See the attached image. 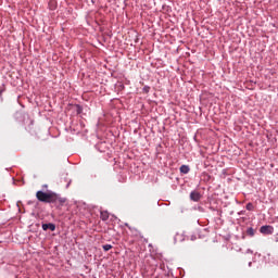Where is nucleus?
<instances>
[{
    "label": "nucleus",
    "mask_w": 278,
    "mask_h": 278,
    "mask_svg": "<svg viewBox=\"0 0 278 278\" xmlns=\"http://www.w3.org/2000/svg\"><path fill=\"white\" fill-rule=\"evenodd\" d=\"M102 249H103V251L108 252V251L112 250V244H104V245H102Z\"/></svg>",
    "instance_id": "nucleus-12"
},
{
    "label": "nucleus",
    "mask_w": 278,
    "mask_h": 278,
    "mask_svg": "<svg viewBox=\"0 0 278 278\" xmlns=\"http://www.w3.org/2000/svg\"><path fill=\"white\" fill-rule=\"evenodd\" d=\"M199 212H205V210L202 206L198 207Z\"/></svg>",
    "instance_id": "nucleus-15"
},
{
    "label": "nucleus",
    "mask_w": 278,
    "mask_h": 278,
    "mask_svg": "<svg viewBox=\"0 0 278 278\" xmlns=\"http://www.w3.org/2000/svg\"><path fill=\"white\" fill-rule=\"evenodd\" d=\"M248 266L251 268L253 266V262H249Z\"/></svg>",
    "instance_id": "nucleus-18"
},
{
    "label": "nucleus",
    "mask_w": 278,
    "mask_h": 278,
    "mask_svg": "<svg viewBox=\"0 0 278 278\" xmlns=\"http://www.w3.org/2000/svg\"><path fill=\"white\" fill-rule=\"evenodd\" d=\"M190 240H191L192 242H194V240H197V235H192L191 238H190Z\"/></svg>",
    "instance_id": "nucleus-13"
},
{
    "label": "nucleus",
    "mask_w": 278,
    "mask_h": 278,
    "mask_svg": "<svg viewBox=\"0 0 278 278\" xmlns=\"http://www.w3.org/2000/svg\"><path fill=\"white\" fill-rule=\"evenodd\" d=\"M31 203H33V202H31V201H29V202H28V205H31Z\"/></svg>",
    "instance_id": "nucleus-22"
},
{
    "label": "nucleus",
    "mask_w": 278,
    "mask_h": 278,
    "mask_svg": "<svg viewBox=\"0 0 278 278\" xmlns=\"http://www.w3.org/2000/svg\"><path fill=\"white\" fill-rule=\"evenodd\" d=\"M101 218L102 220H108V218H110V215L108 214V212H101Z\"/></svg>",
    "instance_id": "nucleus-9"
},
{
    "label": "nucleus",
    "mask_w": 278,
    "mask_h": 278,
    "mask_svg": "<svg viewBox=\"0 0 278 278\" xmlns=\"http://www.w3.org/2000/svg\"><path fill=\"white\" fill-rule=\"evenodd\" d=\"M150 91H151V87L150 86H144L142 88V92H144V94H149Z\"/></svg>",
    "instance_id": "nucleus-10"
},
{
    "label": "nucleus",
    "mask_w": 278,
    "mask_h": 278,
    "mask_svg": "<svg viewBox=\"0 0 278 278\" xmlns=\"http://www.w3.org/2000/svg\"><path fill=\"white\" fill-rule=\"evenodd\" d=\"M180 173L182 175H188V173H190V166L188 165H181L180 168H179Z\"/></svg>",
    "instance_id": "nucleus-5"
},
{
    "label": "nucleus",
    "mask_w": 278,
    "mask_h": 278,
    "mask_svg": "<svg viewBox=\"0 0 278 278\" xmlns=\"http://www.w3.org/2000/svg\"><path fill=\"white\" fill-rule=\"evenodd\" d=\"M125 226L128 227V229H130V231H132L134 228H131V227L129 226V224H125Z\"/></svg>",
    "instance_id": "nucleus-16"
},
{
    "label": "nucleus",
    "mask_w": 278,
    "mask_h": 278,
    "mask_svg": "<svg viewBox=\"0 0 278 278\" xmlns=\"http://www.w3.org/2000/svg\"><path fill=\"white\" fill-rule=\"evenodd\" d=\"M36 199L40 201V203H49L53 205L56 210H61L64 207V203H66V198H62L60 193H55L54 191H42L39 190L36 192Z\"/></svg>",
    "instance_id": "nucleus-1"
},
{
    "label": "nucleus",
    "mask_w": 278,
    "mask_h": 278,
    "mask_svg": "<svg viewBox=\"0 0 278 278\" xmlns=\"http://www.w3.org/2000/svg\"><path fill=\"white\" fill-rule=\"evenodd\" d=\"M41 228L43 231H55V224L53 223L41 224Z\"/></svg>",
    "instance_id": "nucleus-3"
},
{
    "label": "nucleus",
    "mask_w": 278,
    "mask_h": 278,
    "mask_svg": "<svg viewBox=\"0 0 278 278\" xmlns=\"http://www.w3.org/2000/svg\"><path fill=\"white\" fill-rule=\"evenodd\" d=\"M3 92H5V85H0V99L3 101Z\"/></svg>",
    "instance_id": "nucleus-7"
},
{
    "label": "nucleus",
    "mask_w": 278,
    "mask_h": 278,
    "mask_svg": "<svg viewBox=\"0 0 278 278\" xmlns=\"http://www.w3.org/2000/svg\"><path fill=\"white\" fill-rule=\"evenodd\" d=\"M247 253H251V254H253V250L248 249V250H247Z\"/></svg>",
    "instance_id": "nucleus-17"
},
{
    "label": "nucleus",
    "mask_w": 278,
    "mask_h": 278,
    "mask_svg": "<svg viewBox=\"0 0 278 278\" xmlns=\"http://www.w3.org/2000/svg\"><path fill=\"white\" fill-rule=\"evenodd\" d=\"M201 193L198 191H191L190 192V200L194 201L195 203H198V201H201Z\"/></svg>",
    "instance_id": "nucleus-4"
},
{
    "label": "nucleus",
    "mask_w": 278,
    "mask_h": 278,
    "mask_svg": "<svg viewBox=\"0 0 278 278\" xmlns=\"http://www.w3.org/2000/svg\"><path fill=\"white\" fill-rule=\"evenodd\" d=\"M253 208H254L253 203H248L245 205V210H248V212H253Z\"/></svg>",
    "instance_id": "nucleus-11"
},
{
    "label": "nucleus",
    "mask_w": 278,
    "mask_h": 278,
    "mask_svg": "<svg viewBox=\"0 0 278 278\" xmlns=\"http://www.w3.org/2000/svg\"><path fill=\"white\" fill-rule=\"evenodd\" d=\"M260 231L263 233V236H273L275 228L270 225H265L260 228Z\"/></svg>",
    "instance_id": "nucleus-2"
},
{
    "label": "nucleus",
    "mask_w": 278,
    "mask_h": 278,
    "mask_svg": "<svg viewBox=\"0 0 278 278\" xmlns=\"http://www.w3.org/2000/svg\"><path fill=\"white\" fill-rule=\"evenodd\" d=\"M70 186H71V180L67 182L66 188H70Z\"/></svg>",
    "instance_id": "nucleus-19"
},
{
    "label": "nucleus",
    "mask_w": 278,
    "mask_h": 278,
    "mask_svg": "<svg viewBox=\"0 0 278 278\" xmlns=\"http://www.w3.org/2000/svg\"><path fill=\"white\" fill-rule=\"evenodd\" d=\"M247 236H250V238H253V236H255V229H253V227L248 228Z\"/></svg>",
    "instance_id": "nucleus-6"
},
{
    "label": "nucleus",
    "mask_w": 278,
    "mask_h": 278,
    "mask_svg": "<svg viewBox=\"0 0 278 278\" xmlns=\"http://www.w3.org/2000/svg\"><path fill=\"white\" fill-rule=\"evenodd\" d=\"M242 214H244V212L242 211L238 213L239 216H242Z\"/></svg>",
    "instance_id": "nucleus-20"
},
{
    "label": "nucleus",
    "mask_w": 278,
    "mask_h": 278,
    "mask_svg": "<svg viewBox=\"0 0 278 278\" xmlns=\"http://www.w3.org/2000/svg\"><path fill=\"white\" fill-rule=\"evenodd\" d=\"M76 114H81L84 112V106H81L80 104H76Z\"/></svg>",
    "instance_id": "nucleus-8"
},
{
    "label": "nucleus",
    "mask_w": 278,
    "mask_h": 278,
    "mask_svg": "<svg viewBox=\"0 0 278 278\" xmlns=\"http://www.w3.org/2000/svg\"><path fill=\"white\" fill-rule=\"evenodd\" d=\"M42 188H49V185H43Z\"/></svg>",
    "instance_id": "nucleus-21"
},
{
    "label": "nucleus",
    "mask_w": 278,
    "mask_h": 278,
    "mask_svg": "<svg viewBox=\"0 0 278 278\" xmlns=\"http://www.w3.org/2000/svg\"><path fill=\"white\" fill-rule=\"evenodd\" d=\"M208 210H211V212H216V208H214V206H210Z\"/></svg>",
    "instance_id": "nucleus-14"
}]
</instances>
